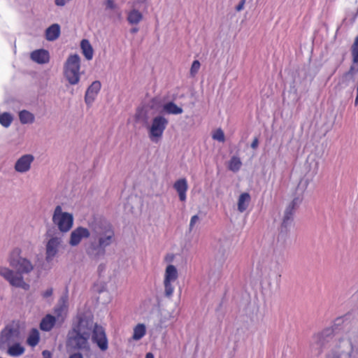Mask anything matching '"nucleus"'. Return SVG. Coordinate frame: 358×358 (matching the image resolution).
Here are the masks:
<instances>
[{
  "mask_svg": "<svg viewBox=\"0 0 358 358\" xmlns=\"http://www.w3.org/2000/svg\"><path fill=\"white\" fill-rule=\"evenodd\" d=\"M80 57L76 54L71 55L64 64V76L71 85L79 83L82 72L80 71Z\"/></svg>",
  "mask_w": 358,
  "mask_h": 358,
  "instance_id": "nucleus-4",
  "label": "nucleus"
},
{
  "mask_svg": "<svg viewBox=\"0 0 358 358\" xmlns=\"http://www.w3.org/2000/svg\"><path fill=\"white\" fill-rule=\"evenodd\" d=\"M200 63L198 60L193 62L190 69V73L192 76H194L198 72L200 69Z\"/></svg>",
  "mask_w": 358,
  "mask_h": 358,
  "instance_id": "nucleus-32",
  "label": "nucleus"
},
{
  "mask_svg": "<svg viewBox=\"0 0 358 358\" xmlns=\"http://www.w3.org/2000/svg\"><path fill=\"white\" fill-rule=\"evenodd\" d=\"M71 0H55V3L57 6L63 7L69 3Z\"/></svg>",
  "mask_w": 358,
  "mask_h": 358,
  "instance_id": "nucleus-34",
  "label": "nucleus"
},
{
  "mask_svg": "<svg viewBox=\"0 0 358 358\" xmlns=\"http://www.w3.org/2000/svg\"><path fill=\"white\" fill-rule=\"evenodd\" d=\"M60 242L57 238H50L46 245V260L51 261L57 252Z\"/></svg>",
  "mask_w": 358,
  "mask_h": 358,
  "instance_id": "nucleus-14",
  "label": "nucleus"
},
{
  "mask_svg": "<svg viewBox=\"0 0 358 358\" xmlns=\"http://www.w3.org/2000/svg\"><path fill=\"white\" fill-rule=\"evenodd\" d=\"M21 250L13 249L10 253L8 262L10 266L15 268L17 272L6 267H0V275L3 276L10 285L22 288L24 290L29 289V285L24 281L22 274L29 273L34 269L31 262L26 258L20 256Z\"/></svg>",
  "mask_w": 358,
  "mask_h": 358,
  "instance_id": "nucleus-2",
  "label": "nucleus"
},
{
  "mask_svg": "<svg viewBox=\"0 0 358 358\" xmlns=\"http://www.w3.org/2000/svg\"><path fill=\"white\" fill-rule=\"evenodd\" d=\"M115 240V232L111 225L99 226L94 230L92 239L86 248V253L92 259L98 260L106 255V248Z\"/></svg>",
  "mask_w": 358,
  "mask_h": 358,
  "instance_id": "nucleus-3",
  "label": "nucleus"
},
{
  "mask_svg": "<svg viewBox=\"0 0 358 358\" xmlns=\"http://www.w3.org/2000/svg\"><path fill=\"white\" fill-rule=\"evenodd\" d=\"M54 224L57 225L61 231H69L73 223V215L69 213H63L62 207L57 206L55 209L52 217Z\"/></svg>",
  "mask_w": 358,
  "mask_h": 358,
  "instance_id": "nucleus-7",
  "label": "nucleus"
},
{
  "mask_svg": "<svg viewBox=\"0 0 358 358\" xmlns=\"http://www.w3.org/2000/svg\"><path fill=\"white\" fill-rule=\"evenodd\" d=\"M69 358H84L83 355L79 352H75L71 354Z\"/></svg>",
  "mask_w": 358,
  "mask_h": 358,
  "instance_id": "nucleus-37",
  "label": "nucleus"
},
{
  "mask_svg": "<svg viewBox=\"0 0 358 358\" xmlns=\"http://www.w3.org/2000/svg\"><path fill=\"white\" fill-rule=\"evenodd\" d=\"M146 334V327L143 324H138L134 328V333L132 336V339L134 341H139Z\"/></svg>",
  "mask_w": 358,
  "mask_h": 358,
  "instance_id": "nucleus-26",
  "label": "nucleus"
},
{
  "mask_svg": "<svg viewBox=\"0 0 358 358\" xmlns=\"http://www.w3.org/2000/svg\"><path fill=\"white\" fill-rule=\"evenodd\" d=\"M213 138L219 142L224 141V134L221 129H218L213 134Z\"/></svg>",
  "mask_w": 358,
  "mask_h": 358,
  "instance_id": "nucleus-30",
  "label": "nucleus"
},
{
  "mask_svg": "<svg viewBox=\"0 0 358 358\" xmlns=\"http://www.w3.org/2000/svg\"><path fill=\"white\" fill-rule=\"evenodd\" d=\"M173 187L178 193L180 200L185 201L186 199V192L187 190L186 180H176Z\"/></svg>",
  "mask_w": 358,
  "mask_h": 358,
  "instance_id": "nucleus-19",
  "label": "nucleus"
},
{
  "mask_svg": "<svg viewBox=\"0 0 358 358\" xmlns=\"http://www.w3.org/2000/svg\"><path fill=\"white\" fill-rule=\"evenodd\" d=\"M168 124L169 121L165 117L162 115L155 117L147 127L150 140L155 143L159 142Z\"/></svg>",
  "mask_w": 358,
  "mask_h": 358,
  "instance_id": "nucleus-6",
  "label": "nucleus"
},
{
  "mask_svg": "<svg viewBox=\"0 0 358 358\" xmlns=\"http://www.w3.org/2000/svg\"><path fill=\"white\" fill-rule=\"evenodd\" d=\"M307 186L308 180H299V183L297 184L296 193L297 194V196H296L292 200V201L290 203V204L287 207L285 210V215L282 223V228H287V227L292 222L294 209L301 202L303 199V194L305 189H306Z\"/></svg>",
  "mask_w": 358,
  "mask_h": 358,
  "instance_id": "nucleus-5",
  "label": "nucleus"
},
{
  "mask_svg": "<svg viewBox=\"0 0 358 358\" xmlns=\"http://www.w3.org/2000/svg\"><path fill=\"white\" fill-rule=\"evenodd\" d=\"M56 323V317L50 314L46 315L41 321L40 329L44 331H50Z\"/></svg>",
  "mask_w": 358,
  "mask_h": 358,
  "instance_id": "nucleus-17",
  "label": "nucleus"
},
{
  "mask_svg": "<svg viewBox=\"0 0 358 358\" xmlns=\"http://www.w3.org/2000/svg\"><path fill=\"white\" fill-rule=\"evenodd\" d=\"M142 113V111H138L136 115V119L139 120L141 117V113Z\"/></svg>",
  "mask_w": 358,
  "mask_h": 358,
  "instance_id": "nucleus-45",
  "label": "nucleus"
},
{
  "mask_svg": "<svg viewBox=\"0 0 358 358\" xmlns=\"http://www.w3.org/2000/svg\"><path fill=\"white\" fill-rule=\"evenodd\" d=\"M162 112L168 115H180L182 113L183 110L174 102L169 101L163 104Z\"/></svg>",
  "mask_w": 358,
  "mask_h": 358,
  "instance_id": "nucleus-18",
  "label": "nucleus"
},
{
  "mask_svg": "<svg viewBox=\"0 0 358 358\" xmlns=\"http://www.w3.org/2000/svg\"><path fill=\"white\" fill-rule=\"evenodd\" d=\"M90 236V231L87 228L77 227L71 234L69 244L72 246L78 245L83 238H89Z\"/></svg>",
  "mask_w": 358,
  "mask_h": 358,
  "instance_id": "nucleus-11",
  "label": "nucleus"
},
{
  "mask_svg": "<svg viewBox=\"0 0 358 358\" xmlns=\"http://www.w3.org/2000/svg\"><path fill=\"white\" fill-rule=\"evenodd\" d=\"M350 51L352 63L358 66V36L355 38Z\"/></svg>",
  "mask_w": 358,
  "mask_h": 358,
  "instance_id": "nucleus-28",
  "label": "nucleus"
},
{
  "mask_svg": "<svg viewBox=\"0 0 358 358\" xmlns=\"http://www.w3.org/2000/svg\"><path fill=\"white\" fill-rule=\"evenodd\" d=\"M105 268H106V266H105V264H101L98 266V273H99V275H101V273L105 271Z\"/></svg>",
  "mask_w": 358,
  "mask_h": 358,
  "instance_id": "nucleus-40",
  "label": "nucleus"
},
{
  "mask_svg": "<svg viewBox=\"0 0 358 358\" xmlns=\"http://www.w3.org/2000/svg\"><path fill=\"white\" fill-rule=\"evenodd\" d=\"M60 34V27L57 24H53L45 31L46 39L50 41L56 40Z\"/></svg>",
  "mask_w": 358,
  "mask_h": 358,
  "instance_id": "nucleus-21",
  "label": "nucleus"
},
{
  "mask_svg": "<svg viewBox=\"0 0 358 358\" xmlns=\"http://www.w3.org/2000/svg\"><path fill=\"white\" fill-rule=\"evenodd\" d=\"M145 358H155V357L152 352H148L146 353Z\"/></svg>",
  "mask_w": 358,
  "mask_h": 358,
  "instance_id": "nucleus-43",
  "label": "nucleus"
},
{
  "mask_svg": "<svg viewBox=\"0 0 358 358\" xmlns=\"http://www.w3.org/2000/svg\"><path fill=\"white\" fill-rule=\"evenodd\" d=\"M245 1H246V0H241L240 1L239 3L236 7V11L240 12L242 10H243L245 4Z\"/></svg>",
  "mask_w": 358,
  "mask_h": 358,
  "instance_id": "nucleus-35",
  "label": "nucleus"
},
{
  "mask_svg": "<svg viewBox=\"0 0 358 358\" xmlns=\"http://www.w3.org/2000/svg\"><path fill=\"white\" fill-rule=\"evenodd\" d=\"M138 31V29L137 27H134L131 29V33L135 34Z\"/></svg>",
  "mask_w": 358,
  "mask_h": 358,
  "instance_id": "nucleus-44",
  "label": "nucleus"
},
{
  "mask_svg": "<svg viewBox=\"0 0 358 358\" xmlns=\"http://www.w3.org/2000/svg\"><path fill=\"white\" fill-rule=\"evenodd\" d=\"M13 121V116L10 113H3L0 114V124L3 127L8 128Z\"/></svg>",
  "mask_w": 358,
  "mask_h": 358,
  "instance_id": "nucleus-27",
  "label": "nucleus"
},
{
  "mask_svg": "<svg viewBox=\"0 0 358 358\" xmlns=\"http://www.w3.org/2000/svg\"><path fill=\"white\" fill-rule=\"evenodd\" d=\"M352 351V348L350 342L342 340L327 354V358H350Z\"/></svg>",
  "mask_w": 358,
  "mask_h": 358,
  "instance_id": "nucleus-9",
  "label": "nucleus"
},
{
  "mask_svg": "<svg viewBox=\"0 0 358 358\" xmlns=\"http://www.w3.org/2000/svg\"><path fill=\"white\" fill-rule=\"evenodd\" d=\"M242 165V162L239 157L234 156L229 162V169L232 171H238Z\"/></svg>",
  "mask_w": 358,
  "mask_h": 358,
  "instance_id": "nucleus-29",
  "label": "nucleus"
},
{
  "mask_svg": "<svg viewBox=\"0 0 358 358\" xmlns=\"http://www.w3.org/2000/svg\"><path fill=\"white\" fill-rule=\"evenodd\" d=\"M34 160V157L32 155H24L20 157L15 164V169L20 173H24L30 169L31 164Z\"/></svg>",
  "mask_w": 358,
  "mask_h": 358,
  "instance_id": "nucleus-12",
  "label": "nucleus"
},
{
  "mask_svg": "<svg viewBox=\"0 0 358 358\" xmlns=\"http://www.w3.org/2000/svg\"><path fill=\"white\" fill-rule=\"evenodd\" d=\"M80 48L85 57L87 60H91L93 57L94 51L89 41L86 39L82 40L80 43Z\"/></svg>",
  "mask_w": 358,
  "mask_h": 358,
  "instance_id": "nucleus-22",
  "label": "nucleus"
},
{
  "mask_svg": "<svg viewBox=\"0 0 358 358\" xmlns=\"http://www.w3.org/2000/svg\"><path fill=\"white\" fill-rule=\"evenodd\" d=\"M43 358H52V353L49 350H43L42 352Z\"/></svg>",
  "mask_w": 358,
  "mask_h": 358,
  "instance_id": "nucleus-38",
  "label": "nucleus"
},
{
  "mask_svg": "<svg viewBox=\"0 0 358 358\" xmlns=\"http://www.w3.org/2000/svg\"><path fill=\"white\" fill-rule=\"evenodd\" d=\"M63 310L62 307H59L58 308L55 309V313L57 314V317L60 315V312Z\"/></svg>",
  "mask_w": 358,
  "mask_h": 358,
  "instance_id": "nucleus-42",
  "label": "nucleus"
},
{
  "mask_svg": "<svg viewBox=\"0 0 358 358\" xmlns=\"http://www.w3.org/2000/svg\"><path fill=\"white\" fill-rule=\"evenodd\" d=\"M326 331H330V332H331V331H332V330H331V329H327L324 330V331H322V333H320V334H318L315 335V338H316V339H320L322 336H323V334H324V332H326Z\"/></svg>",
  "mask_w": 358,
  "mask_h": 358,
  "instance_id": "nucleus-41",
  "label": "nucleus"
},
{
  "mask_svg": "<svg viewBox=\"0 0 358 358\" xmlns=\"http://www.w3.org/2000/svg\"><path fill=\"white\" fill-rule=\"evenodd\" d=\"M91 336L92 341L101 351L107 350L108 341L103 327L94 323L92 316L78 314L68 332L67 345L74 350L90 351L89 340Z\"/></svg>",
  "mask_w": 358,
  "mask_h": 358,
  "instance_id": "nucleus-1",
  "label": "nucleus"
},
{
  "mask_svg": "<svg viewBox=\"0 0 358 358\" xmlns=\"http://www.w3.org/2000/svg\"><path fill=\"white\" fill-rule=\"evenodd\" d=\"M104 5L106 10H115L117 8V5L114 0H106Z\"/></svg>",
  "mask_w": 358,
  "mask_h": 358,
  "instance_id": "nucleus-31",
  "label": "nucleus"
},
{
  "mask_svg": "<svg viewBox=\"0 0 358 358\" xmlns=\"http://www.w3.org/2000/svg\"><path fill=\"white\" fill-rule=\"evenodd\" d=\"M52 292H53L52 289L49 288L42 294V296L43 298H48V297L52 296Z\"/></svg>",
  "mask_w": 358,
  "mask_h": 358,
  "instance_id": "nucleus-36",
  "label": "nucleus"
},
{
  "mask_svg": "<svg viewBox=\"0 0 358 358\" xmlns=\"http://www.w3.org/2000/svg\"><path fill=\"white\" fill-rule=\"evenodd\" d=\"M199 221V217L197 215H193L191 217L190 222H189V231H192L194 228V225Z\"/></svg>",
  "mask_w": 358,
  "mask_h": 358,
  "instance_id": "nucleus-33",
  "label": "nucleus"
},
{
  "mask_svg": "<svg viewBox=\"0 0 358 358\" xmlns=\"http://www.w3.org/2000/svg\"><path fill=\"white\" fill-rule=\"evenodd\" d=\"M178 278V272L176 267L172 264H169L166 266L164 278V293L166 296L171 297L174 292V286L173 282H175Z\"/></svg>",
  "mask_w": 358,
  "mask_h": 358,
  "instance_id": "nucleus-8",
  "label": "nucleus"
},
{
  "mask_svg": "<svg viewBox=\"0 0 358 358\" xmlns=\"http://www.w3.org/2000/svg\"><path fill=\"white\" fill-rule=\"evenodd\" d=\"M19 119L22 124H32L35 120V116L31 112L23 110L19 113Z\"/></svg>",
  "mask_w": 358,
  "mask_h": 358,
  "instance_id": "nucleus-25",
  "label": "nucleus"
},
{
  "mask_svg": "<svg viewBox=\"0 0 358 358\" xmlns=\"http://www.w3.org/2000/svg\"><path fill=\"white\" fill-rule=\"evenodd\" d=\"M259 145V140L257 138H255L253 141L251 143V148L252 149H256L258 147Z\"/></svg>",
  "mask_w": 358,
  "mask_h": 358,
  "instance_id": "nucleus-39",
  "label": "nucleus"
},
{
  "mask_svg": "<svg viewBox=\"0 0 358 358\" xmlns=\"http://www.w3.org/2000/svg\"><path fill=\"white\" fill-rule=\"evenodd\" d=\"M25 348L19 343H15L9 346L7 350V354L10 357H19L24 353Z\"/></svg>",
  "mask_w": 358,
  "mask_h": 358,
  "instance_id": "nucleus-23",
  "label": "nucleus"
},
{
  "mask_svg": "<svg viewBox=\"0 0 358 358\" xmlns=\"http://www.w3.org/2000/svg\"><path fill=\"white\" fill-rule=\"evenodd\" d=\"M101 86L99 81H94L87 88L85 96V101L87 105H91L94 102L97 94L100 91Z\"/></svg>",
  "mask_w": 358,
  "mask_h": 358,
  "instance_id": "nucleus-13",
  "label": "nucleus"
},
{
  "mask_svg": "<svg viewBox=\"0 0 358 358\" xmlns=\"http://www.w3.org/2000/svg\"><path fill=\"white\" fill-rule=\"evenodd\" d=\"M143 14L136 8H132L127 13V20L129 24L134 25L138 24L143 20Z\"/></svg>",
  "mask_w": 358,
  "mask_h": 358,
  "instance_id": "nucleus-16",
  "label": "nucleus"
},
{
  "mask_svg": "<svg viewBox=\"0 0 358 358\" xmlns=\"http://www.w3.org/2000/svg\"><path fill=\"white\" fill-rule=\"evenodd\" d=\"M31 59L38 64H46L49 62V52L43 49L33 51L30 55Z\"/></svg>",
  "mask_w": 358,
  "mask_h": 358,
  "instance_id": "nucleus-15",
  "label": "nucleus"
},
{
  "mask_svg": "<svg viewBox=\"0 0 358 358\" xmlns=\"http://www.w3.org/2000/svg\"><path fill=\"white\" fill-rule=\"evenodd\" d=\"M18 335L19 330L17 328L7 325L0 334V349H4Z\"/></svg>",
  "mask_w": 358,
  "mask_h": 358,
  "instance_id": "nucleus-10",
  "label": "nucleus"
},
{
  "mask_svg": "<svg viewBox=\"0 0 358 358\" xmlns=\"http://www.w3.org/2000/svg\"><path fill=\"white\" fill-rule=\"evenodd\" d=\"M251 201L250 195L247 193L244 192L242 193L238 199V210L241 213L244 212L248 208L249 203Z\"/></svg>",
  "mask_w": 358,
  "mask_h": 358,
  "instance_id": "nucleus-20",
  "label": "nucleus"
},
{
  "mask_svg": "<svg viewBox=\"0 0 358 358\" xmlns=\"http://www.w3.org/2000/svg\"><path fill=\"white\" fill-rule=\"evenodd\" d=\"M40 341V334L37 329H32L29 333L27 343L31 347H35Z\"/></svg>",
  "mask_w": 358,
  "mask_h": 358,
  "instance_id": "nucleus-24",
  "label": "nucleus"
}]
</instances>
